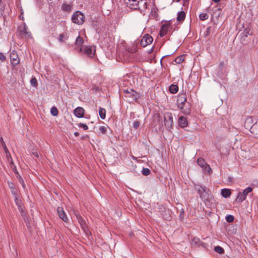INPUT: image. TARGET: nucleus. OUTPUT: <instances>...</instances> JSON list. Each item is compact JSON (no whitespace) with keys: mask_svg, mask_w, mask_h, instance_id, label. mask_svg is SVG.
<instances>
[{"mask_svg":"<svg viewBox=\"0 0 258 258\" xmlns=\"http://www.w3.org/2000/svg\"><path fill=\"white\" fill-rule=\"evenodd\" d=\"M195 190L199 194L203 202L209 201L212 197L211 191L206 186L199 184H194Z\"/></svg>","mask_w":258,"mask_h":258,"instance_id":"obj_1","label":"nucleus"},{"mask_svg":"<svg viewBox=\"0 0 258 258\" xmlns=\"http://www.w3.org/2000/svg\"><path fill=\"white\" fill-rule=\"evenodd\" d=\"M85 16L80 11L75 12L72 17V22L78 25H82L84 22Z\"/></svg>","mask_w":258,"mask_h":258,"instance_id":"obj_2","label":"nucleus"},{"mask_svg":"<svg viewBox=\"0 0 258 258\" xmlns=\"http://www.w3.org/2000/svg\"><path fill=\"white\" fill-rule=\"evenodd\" d=\"M79 52L92 57L95 54V49L92 46L84 45L79 48Z\"/></svg>","mask_w":258,"mask_h":258,"instance_id":"obj_3","label":"nucleus"},{"mask_svg":"<svg viewBox=\"0 0 258 258\" xmlns=\"http://www.w3.org/2000/svg\"><path fill=\"white\" fill-rule=\"evenodd\" d=\"M19 34L22 38H28L31 37V33L28 31L25 25L20 26L18 29Z\"/></svg>","mask_w":258,"mask_h":258,"instance_id":"obj_4","label":"nucleus"},{"mask_svg":"<svg viewBox=\"0 0 258 258\" xmlns=\"http://www.w3.org/2000/svg\"><path fill=\"white\" fill-rule=\"evenodd\" d=\"M164 123L168 128H172L173 123L172 113L170 112H166L164 115Z\"/></svg>","mask_w":258,"mask_h":258,"instance_id":"obj_5","label":"nucleus"},{"mask_svg":"<svg viewBox=\"0 0 258 258\" xmlns=\"http://www.w3.org/2000/svg\"><path fill=\"white\" fill-rule=\"evenodd\" d=\"M153 41V37L149 34L145 35L140 41V45L144 47L150 44Z\"/></svg>","mask_w":258,"mask_h":258,"instance_id":"obj_6","label":"nucleus"},{"mask_svg":"<svg viewBox=\"0 0 258 258\" xmlns=\"http://www.w3.org/2000/svg\"><path fill=\"white\" fill-rule=\"evenodd\" d=\"M171 27V23L170 21L166 22L161 26L159 35L161 37L164 36L168 32L170 27Z\"/></svg>","mask_w":258,"mask_h":258,"instance_id":"obj_7","label":"nucleus"},{"mask_svg":"<svg viewBox=\"0 0 258 258\" xmlns=\"http://www.w3.org/2000/svg\"><path fill=\"white\" fill-rule=\"evenodd\" d=\"M117 60L118 61H122L124 63H128L129 61V55L127 50H125V52H120L119 51L118 52Z\"/></svg>","mask_w":258,"mask_h":258,"instance_id":"obj_8","label":"nucleus"},{"mask_svg":"<svg viewBox=\"0 0 258 258\" xmlns=\"http://www.w3.org/2000/svg\"><path fill=\"white\" fill-rule=\"evenodd\" d=\"M179 108L180 109L183 113L187 115L190 114L191 112V105L188 102H184L181 106H179Z\"/></svg>","mask_w":258,"mask_h":258,"instance_id":"obj_9","label":"nucleus"},{"mask_svg":"<svg viewBox=\"0 0 258 258\" xmlns=\"http://www.w3.org/2000/svg\"><path fill=\"white\" fill-rule=\"evenodd\" d=\"M187 102V98H186V94H179L177 97V104L178 107H179V106H181L182 105L184 102Z\"/></svg>","mask_w":258,"mask_h":258,"instance_id":"obj_10","label":"nucleus"},{"mask_svg":"<svg viewBox=\"0 0 258 258\" xmlns=\"http://www.w3.org/2000/svg\"><path fill=\"white\" fill-rule=\"evenodd\" d=\"M250 29L248 28H246L244 29L243 31L240 34V41L242 43H243L245 41L246 38L248 36V35H251L252 33H250Z\"/></svg>","mask_w":258,"mask_h":258,"instance_id":"obj_11","label":"nucleus"},{"mask_svg":"<svg viewBox=\"0 0 258 258\" xmlns=\"http://www.w3.org/2000/svg\"><path fill=\"white\" fill-rule=\"evenodd\" d=\"M57 211L60 218H61L64 222H67L68 219L66 215L65 212L63 211V208L61 207H58Z\"/></svg>","mask_w":258,"mask_h":258,"instance_id":"obj_12","label":"nucleus"},{"mask_svg":"<svg viewBox=\"0 0 258 258\" xmlns=\"http://www.w3.org/2000/svg\"><path fill=\"white\" fill-rule=\"evenodd\" d=\"M10 59L11 63L14 65L17 64L19 62V59L18 56L14 51H12L11 53Z\"/></svg>","mask_w":258,"mask_h":258,"instance_id":"obj_13","label":"nucleus"},{"mask_svg":"<svg viewBox=\"0 0 258 258\" xmlns=\"http://www.w3.org/2000/svg\"><path fill=\"white\" fill-rule=\"evenodd\" d=\"M253 124V120L251 116L247 117L245 120L244 126L245 128L248 130L249 131L251 130Z\"/></svg>","mask_w":258,"mask_h":258,"instance_id":"obj_14","label":"nucleus"},{"mask_svg":"<svg viewBox=\"0 0 258 258\" xmlns=\"http://www.w3.org/2000/svg\"><path fill=\"white\" fill-rule=\"evenodd\" d=\"M74 113L78 117H83L84 114V110L83 108L78 107L75 109Z\"/></svg>","mask_w":258,"mask_h":258,"instance_id":"obj_15","label":"nucleus"},{"mask_svg":"<svg viewBox=\"0 0 258 258\" xmlns=\"http://www.w3.org/2000/svg\"><path fill=\"white\" fill-rule=\"evenodd\" d=\"M83 42H84L83 39L79 36H78L77 38H76V42H75V49L76 50H78V52L79 51V48L81 46H82V44L83 43Z\"/></svg>","mask_w":258,"mask_h":258,"instance_id":"obj_16","label":"nucleus"},{"mask_svg":"<svg viewBox=\"0 0 258 258\" xmlns=\"http://www.w3.org/2000/svg\"><path fill=\"white\" fill-rule=\"evenodd\" d=\"M178 124L179 126L182 128L186 127L187 125V118L183 116H180L178 119Z\"/></svg>","mask_w":258,"mask_h":258,"instance_id":"obj_17","label":"nucleus"},{"mask_svg":"<svg viewBox=\"0 0 258 258\" xmlns=\"http://www.w3.org/2000/svg\"><path fill=\"white\" fill-rule=\"evenodd\" d=\"M139 1L137 0H130V9L137 10L140 9Z\"/></svg>","mask_w":258,"mask_h":258,"instance_id":"obj_18","label":"nucleus"},{"mask_svg":"<svg viewBox=\"0 0 258 258\" xmlns=\"http://www.w3.org/2000/svg\"><path fill=\"white\" fill-rule=\"evenodd\" d=\"M197 162H198V165L199 166H200L201 167H202L203 168H205V169H206L207 168H208V169L209 170H211L209 165L206 163V162L204 159H203V158L198 159Z\"/></svg>","mask_w":258,"mask_h":258,"instance_id":"obj_19","label":"nucleus"},{"mask_svg":"<svg viewBox=\"0 0 258 258\" xmlns=\"http://www.w3.org/2000/svg\"><path fill=\"white\" fill-rule=\"evenodd\" d=\"M77 219L78 220V222H79L81 227L82 229L85 230L86 228V223L85 221L83 219V218L78 214H75Z\"/></svg>","mask_w":258,"mask_h":258,"instance_id":"obj_20","label":"nucleus"},{"mask_svg":"<svg viewBox=\"0 0 258 258\" xmlns=\"http://www.w3.org/2000/svg\"><path fill=\"white\" fill-rule=\"evenodd\" d=\"M185 13L184 11H180L178 12L177 17V21L180 23L182 22L185 18Z\"/></svg>","mask_w":258,"mask_h":258,"instance_id":"obj_21","label":"nucleus"},{"mask_svg":"<svg viewBox=\"0 0 258 258\" xmlns=\"http://www.w3.org/2000/svg\"><path fill=\"white\" fill-rule=\"evenodd\" d=\"M221 193V195L225 198L229 197L231 195L230 190L228 188H224L222 189Z\"/></svg>","mask_w":258,"mask_h":258,"instance_id":"obj_22","label":"nucleus"},{"mask_svg":"<svg viewBox=\"0 0 258 258\" xmlns=\"http://www.w3.org/2000/svg\"><path fill=\"white\" fill-rule=\"evenodd\" d=\"M250 132L253 134H258V122H256L255 123L252 124Z\"/></svg>","mask_w":258,"mask_h":258,"instance_id":"obj_23","label":"nucleus"},{"mask_svg":"<svg viewBox=\"0 0 258 258\" xmlns=\"http://www.w3.org/2000/svg\"><path fill=\"white\" fill-rule=\"evenodd\" d=\"M130 96H131L132 98H133L136 101H137V99L140 97V94L137 92L135 91L134 90L131 89V90L130 91Z\"/></svg>","mask_w":258,"mask_h":258,"instance_id":"obj_24","label":"nucleus"},{"mask_svg":"<svg viewBox=\"0 0 258 258\" xmlns=\"http://www.w3.org/2000/svg\"><path fill=\"white\" fill-rule=\"evenodd\" d=\"M169 90L171 93L175 94L178 92V87L176 85L172 84L170 86Z\"/></svg>","mask_w":258,"mask_h":258,"instance_id":"obj_25","label":"nucleus"},{"mask_svg":"<svg viewBox=\"0 0 258 258\" xmlns=\"http://www.w3.org/2000/svg\"><path fill=\"white\" fill-rule=\"evenodd\" d=\"M15 201L16 205L18 207V209H19V211H20L21 212H22L23 208L22 207V202H21V201L20 200H19L18 199V198L17 197V195L15 196Z\"/></svg>","mask_w":258,"mask_h":258,"instance_id":"obj_26","label":"nucleus"},{"mask_svg":"<svg viewBox=\"0 0 258 258\" xmlns=\"http://www.w3.org/2000/svg\"><path fill=\"white\" fill-rule=\"evenodd\" d=\"M61 9L63 11L69 12L72 10V6L70 4H63L62 5Z\"/></svg>","mask_w":258,"mask_h":258,"instance_id":"obj_27","label":"nucleus"},{"mask_svg":"<svg viewBox=\"0 0 258 258\" xmlns=\"http://www.w3.org/2000/svg\"><path fill=\"white\" fill-rule=\"evenodd\" d=\"M99 113L101 118L103 119L105 118L106 110L105 109L99 107Z\"/></svg>","mask_w":258,"mask_h":258,"instance_id":"obj_28","label":"nucleus"},{"mask_svg":"<svg viewBox=\"0 0 258 258\" xmlns=\"http://www.w3.org/2000/svg\"><path fill=\"white\" fill-rule=\"evenodd\" d=\"M0 142L2 146L3 147L6 154L9 153V150L5 144V143L3 140V137L0 138Z\"/></svg>","mask_w":258,"mask_h":258,"instance_id":"obj_29","label":"nucleus"},{"mask_svg":"<svg viewBox=\"0 0 258 258\" xmlns=\"http://www.w3.org/2000/svg\"><path fill=\"white\" fill-rule=\"evenodd\" d=\"M246 197H244L241 192H239L237 196L236 200L240 202H242L243 201H244Z\"/></svg>","mask_w":258,"mask_h":258,"instance_id":"obj_30","label":"nucleus"},{"mask_svg":"<svg viewBox=\"0 0 258 258\" xmlns=\"http://www.w3.org/2000/svg\"><path fill=\"white\" fill-rule=\"evenodd\" d=\"M214 250L219 254H223L224 253V249L220 246H215L214 247Z\"/></svg>","mask_w":258,"mask_h":258,"instance_id":"obj_31","label":"nucleus"},{"mask_svg":"<svg viewBox=\"0 0 258 258\" xmlns=\"http://www.w3.org/2000/svg\"><path fill=\"white\" fill-rule=\"evenodd\" d=\"M252 190V188L250 187H248L246 188H245L242 192V195L245 197H246V196L251 192Z\"/></svg>","mask_w":258,"mask_h":258,"instance_id":"obj_32","label":"nucleus"},{"mask_svg":"<svg viewBox=\"0 0 258 258\" xmlns=\"http://www.w3.org/2000/svg\"><path fill=\"white\" fill-rule=\"evenodd\" d=\"M50 112L53 116H55L58 115V112L57 108L55 106H53L51 108Z\"/></svg>","mask_w":258,"mask_h":258,"instance_id":"obj_33","label":"nucleus"},{"mask_svg":"<svg viewBox=\"0 0 258 258\" xmlns=\"http://www.w3.org/2000/svg\"><path fill=\"white\" fill-rule=\"evenodd\" d=\"M184 60V57L183 55H180L178 57H177L174 61L176 63L180 64Z\"/></svg>","mask_w":258,"mask_h":258,"instance_id":"obj_34","label":"nucleus"},{"mask_svg":"<svg viewBox=\"0 0 258 258\" xmlns=\"http://www.w3.org/2000/svg\"><path fill=\"white\" fill-rule=\"evenodd\" d=\"M201 20L204 21L208 19L209 16L206 13L201 14L199 16Z\"/></svg>","mask_w":258,"mask_h":258,"instance_id":"obj_35","label":"nucleus"},{"mask_svg":"<svg viewBox=\"0 0 258 258\" xmlns=\"http://www.w3.org/2000/svg\"><path fill=\"white\" fill-rule=\"evenodd\" d=\"M142 173L144 175L147 176L150 174V170L148 168H143L142 170Z\"/></svg>","mask_w":258,"mask_h":258,"instance_id":"obj_36","label":"nucleus"},{"mask_svg":"<svg viewBox=\"0 0 258 258\" xmlns=\"http://www.w3.org/2000/svg\"><path fill=\"white\" fill-rule=\"evenodd\" d=\"M31 84L32 86L36 87L37 85V81L35 78H32L30 81Z\"/></svg>","mask_w":258,"mask_h":258,"instance_id":"obj_37","label":"nucleus"},{"mask_svg":"<svg viewBox=\"0 0 258 258\" xmlns=\"http://www.w3.org/2000/svg\"><path fill=\"white\" fill-rule=\"evenodd\" d=\"M226 221L229 223H231L234 221V216L231 215H229L226 217Z\"/></svg>","mask_w":258,"mask_h":258,"instance_id":"obj_38","label":"nucleus"},{"mask_svg":"<svg viewBox=\"0 0 258 258\" xmlns=\"http://www.w3.org/2000/svg\"><path fill=\"white\" fill-rule=\"evenodd\" d=\"M79 126L81 128H83L84 130H87L88 129V126L86 124L82 123H80L79 124Z\"/></svg>","mask_w":258,"mask_h":258,"instance_id":"obj_39","label":"nucleus"},{"mask_svg":"<svg viewBox=\"0 0 258 258\" xmlns=\"http://www.w3.org/2000/svg\"><path fill=\"white\" fill-rule=\"evenodd\" d=\"M140 125V122L139 121H135L133 123V126L135 128H138Z\"/></svg>","mask_w":258,"mask_h":258,"instance_id":"obj_40","label":"nucleus"},{"mask_svg":"<svg viewBox=\"0 0 258 258\" xmlns=\"http://www.w3.org/2000/svg\"><path fill=\"white\" fill-rule=\"evenodd\" d=\"M99 130L103 134H105L107 131V127L105 126H100L99 128Z\"/></svg>","mask_w":258,"mask_h":258,"instance_id":"obj_41","label":"nucleus"},{"mask_svg":"<svg viewBox=\"0 0 258 258\" xmlns=\"http://www.w3.org/2000/svg\"><path fill=\"white\" fill-rule=\"evenodd\" d=\"M211 27H208L206 29V34H205V37L206 38L208 36L211 32Z\"/></svg>","mask_w":258,"mask_h":258,"instance_id":"obj_42","label":"nucleus"},{"mask_svg":"<svg viewBox=\"0 0 258 258\" xmlns=\"http://www.w3.org/2000/svg\"><path fill=\"white\" fill-rule=\"evenodd\" d=\"M137 46H136L135 47V46H134V45H133V48H130V53H134V52H135L137 51Z\"/></svg>","mask_w":258,"mask_h":258,"instance_id":"obj_43","label":"nucleus"},{"mask_svg":"<svg viewBox=\"0 0 258 258\" xmlns=\"http://www.w3.org/2000/svg\"><path fill=\"white\" fill-rule=\"evenodd\" d=\"M63 38H64L63 34H60L59 36V38H58L59 41L61 42H64Z\"/></svg>","mask_w":258,"mask_h":258,"instance_id":"obj_44","label":"nucleus"},{"mask_svg":"<svg viewBox=\"0 0 258 258\" xmlns=\"http://www.w3.org/2000/svg\"><path fill=\"white\" fill-rule=\"evenodd\" d=\"M6 59V56L4 55L3 53L0 52V60L1 61H4Z\"/></svg>","mask_w":258,"mask_h":258,"instance_id":"obj_45","label":"nucleus"},{"mask_svg":"<svg viewBox=\"0 0 258 258\" xmlns=\"http://www.w3.org/2000/svg\"><path fill=\"white\" fill-rule=\"evenodd\" d=\"M11 189H12L11 191H12V194L14 195H16V192H17V189L15 187L13 188H12Z\"/></svg>","mask_w":258,"mask_h":258,"instance_id":"obj_46","label":"nucleus"},{"mask_svg":"<svg viewBox=\"0 0 258 258\" xmlns=\"http://www.w3.org/2000/svg\"><path fill=\"white\" fill-rule=\"evenodd\" d=\"M20 182L21 183V184L22 185V186L23 187V188H25V185L24 184V181L23 180V179H21L20 180Z\"/></svg>","mask_w":258,"mask_h":258,"instance_id":"obj_47","label":"nucleus"},{"mask_svg":"<svg viewBox=\"0 0 258 258\" xmlns=\"http://www.w3.org/2000/svg\"><path fill=\"white\" fill-rule=\"evenodd\" d=\"M9 187L12 189L14 188V185L13 183H10L9 182Z\"/></svg>","mask_w":258,"mask_h":258,"instance_id":"obj_48","label":"nucleus"},{"mask_svg":"<svg viewBox=\"0 0 258 258\" xmlns=\"http://www.w3.org/2000/svg\"><path fill=\"white\" fill-rule=\"evenodd\" d=\"M74 135L76 136V137H78L79 135V133L78 132H75L74 133Z\"/></svg>","mask_w":258,"mask_h":258,"instance_id":"obj_49","label":"nucleus"},{"mask_svg":"<svg viewBox=\"0 0 258 258\" xmlns=\"http://www.w3.org/2000/svg\"><path fill=\"white\" fill-rule=\"evenodd\" d=\"M123 92L126 93V94H128L129 93V91H128V90L126 89V90H123Z\"/></svg>","mask_w":258,"mask_h":258,"instance_id":"obj_50","label":"nucleus"},{"mask_svg":"<svg viewBox=\"0 0 258 258\" xmlns=\"http://www.w3.org/2000/svg\"><path fill=\"white\" fill-rule=\"evenodd\" d=\"M6 154V156H7L8 158H9V156H10V157H11V155H10V152H9V153H8V154Z\"/></svg>","mask_w":258,"mask_h":258,"instance_id":"obj_51","label":"nucleus"},{"mask_svg":"<svg viewBox=\"0 0 258 258\" xmlns=\"http://www.w3.org/2000/svg\"><path fill=\"white\" fill-rule=\"evenodd\" d=\"M213 2H214L215 3H218L220 1V0H212Z\"/></svg>","mask_w":258,"mask_h":258,"instance_id":"obj_52","label":"nucleus"},{"mask_svg":"<svg viewBox=\"0 0 258 258\" xmlns=\"http://www.w3.org/2000/svg\"><path fill=\"white\" fill-rule=\"evenodd\" d=\"M184 212L182 211V212H181L180 213V216H181V215H182V214H183Z\"/></svg>","mask_w":258,"mask_h":258,"instance_id":"obj_53","label":"nucleus"},{"mask_svg":"<svg viewBox=\"0 0 258 258\" xmlns=\"http://www.w3.org/2000/svg\"><path fill=\"white\" fill-rule=\"evenodd\" d=\"M153 51V48L151 49V50L149 51V53H150Z\"/></svg>","mask_w":258,"mask_h":258,"instance_id":"obj_54","label":"nucleus"},{"mask_svg":"<svg viewBox=\"0 0 258 258\" xmlns=\"http://www.w3.org/2000/svg\"><path fill=\"white\" fill-rule=\"evenodd\" d=\"M35 156H37V157H38V154H37V153H36Z\"/></svg>","mask_w":258,"mask_h":258,"instance_id":"obj_55","label":"nucleus"},{"mask_svg":"<svg viewBox=\"0 0 258 258\" xmlns=\"http://www.w3.org/2000/svg\"><path fill=\"white\" fill-rule=\"evenodd\" d=\"M229 180H231V177H229Z\"/></svg>","mask_w":258,"mask_h":258,"instance_id":"obj_56","label":"nucleus"},{"mask_svg":"<svg viewBox=\"0 0 258 258\" xmlns=\"http://www.w3.org/2000/svg\"><path fill=\"white\" fill-rule=\"evenodd\" d=\"M133 158L135 159V157L134 156H132Z\"/></svg>","mask_w":258,"mask_h":258,"instance_id":"obj_57","label":"nucleus"},{"mask_svg":"<svg viewBox=\"0 0 258 258\" xmlns=\"http://www.w3.org/2000/svg\"><path fill=\"white\" fill-rule=\"evenodd\" d=\"M125 1H126V0H125Z\"/></svg>","mask_w":258,"mask_h":258,"instance_id":"obj_58","label":"nucleus"}]
</instances>
